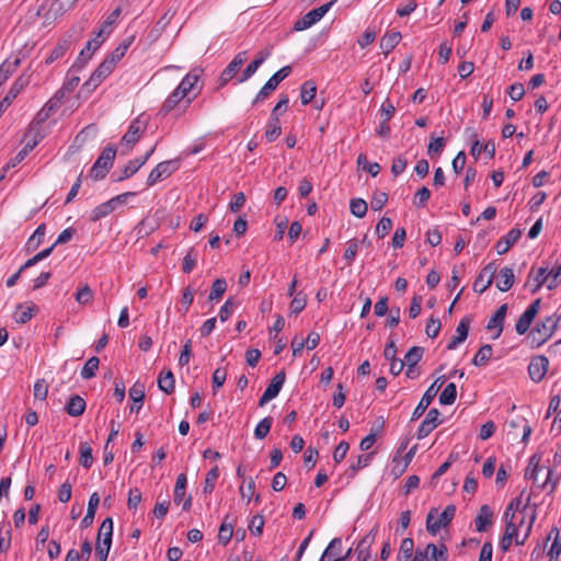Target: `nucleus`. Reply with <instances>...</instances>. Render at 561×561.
<instances>
[{"instance_id":"obj_52","label":"nucleus","mask_w":561,"mask_h":561,"mask_svg":"<svg viewBox=\"0 0 561 561\" xmlns=\"http://www.w3.org/2000/svg\"><path fill=\"white\" fill-rule=\"evenodd\" d=\"M187 479L184 473H180L176 478L175 488H174V502L180 504L182 499L185 495Z\"/></svg>"},{"instance_id":"obj_59","label":"nucleus","mask_w":561,"mask_h":561,"mask_svg":"<svg viewBox=\"0 0 561 561\" xmlns=\"http://www.w3.org/2000/svg\"><path fill=\"white\" fill-rule=\"evenodd\" d=\"M547 277V288L549 290L557 288L561 283V265H558L548 272Z\"/></svg>"},{"instance_id":"obj_25","label":"nucleus","mask_w":561,"mask_h":561,"mask_svg":"<svg viewBox=\"0 0 561 561\" xmlns=\"http://www.w3.org/2000/svg\"><path fill=\"white\" fill-rule=\"evenodd\" d=\"M113 537V519L111 517L105 518L98 531L96 542H103V546H112Z\"/></svg>"},{"instance_id":"obj_38","label":"nucleus","mask_w":561,"mask_h":561,"mask_svg":"<svg viewBox=\"0 0 561 561\" xmlns=\"http://www.w3.org/2000/svg\"><path fill=\"white\" fill-rule=\"evenodd\" d=\"M414 542L411 538H404L401 541L397 556L398 561H410L413 556Z\"/></svg>"},{"instance_id":"obj_49","label":"nucleus","mask_w":561,"mask_h":561,"mask_svg":"<svg viewBox=\"0 0 561 561\" xmlns=\"http://www.w3.org/2000/svg\"><path fill=\"white\" fill-rule=\"evenodd\" d=\"M175 379L171 371H168L165 375H160L158 378V386L160 390L170 394L174 391Z\"/></svg>"},{"instance_id":"obj_62","label":"nucleus","mask_w":561,"mask_h":561,"mask_svg":"<svg viewBox=\"0 0 561 561\" xmlns=\"http://www.w3.org/2000/svg\"><path fill=\"white\" fill-rule=\"evenodd\" d=\"M430 197L431 191L426 186H423L415 193L413 204L419 208L424 207L427 204Z\"/></svg>"},{"instance_id":"obj_13","label":"nucleus","mask_w":561,"mask_h":561,"mask_svg":"<svg viewBox=\"0 0 561 561\" xmlns=\"http://www.w3.org/2000/svg\"><path fill=\"white\" fill-rule=\"evenodd\" d=\"M549 360L546 356H535L528 365V374L534 382H540L548 370Z\"/></svg>"},{"instance_id":"obj_51","label":"nucleus","mask_w":561,"mask_h":561,"mask_svg":"<svg viewBox=\"0 0 561 561\" xmlns=\"http://www.w3.org/2000/svg\"><path fill=\"white\" fill-rule=\"evenodd\" d=\"M80 465L83 468L89 469L93 463L92 448L88 443H81L80 445Z\"/></svg>"},{"instance_id":"obj_18","label":"nucleus","mask_w":561,"mask_h":561,"mask_svg":"<svg viewBox=\"0 0 561 561\" xmlns=\"http://www.w3.org/2000/svg\"><path fill=\"white\" fill-rule=\"evenodd\" d=\"M270 55L271 50L260 51L256 58L247 66L242 75L237 79V82L243 83L248 81Z\"/></svg>"},{"instance_id":"obj_39","label":"nucleus","mask_w":561,"mask_h":561,"mask_svg":"<svg viewBox=\"0 0 561 561\" xmlns=\"http://www.w3.org/2000/svg\"><path fill=\"white\" fill-rule=\"evenodd\" d=\"M69 46H70V42L69 41H67V39L60 41L56 45V47L50 51V54L46 57L45 62L47 65H50L55 60H57L60 57H62L66 54V51L68 50Z\"/></svg>"},{"instance_id":"obj_42","label":"nucleus","mask_w":561,"mask_h":561,"mask_svg":"<svg viewBox=\"0 0 561 561\" xmlns=\"http://www.w3.org/2000/svg\"><path fill=\"white\" fill-rule=\"evenodd\" d=\"M144 165V160H130L127 162V164L124 167L122 174L117 178L116 181L121 182L126 179H129L133 176L141 167Z\"/></svg>"},{"instance_id":"obj_44","label":"nucleus","mask_w":561,"mask_h":561,"mask_svg":"<svg viewBox=\"0 0 561 561\" xmlns=\"http://www.w3.org/2000/svg\"><path fill=\"white\" fill-rule=\"evenodd\" d=\"M99 365H100V359L96 356H92L91 358H89L81 369V373H80L81 378L82 379H91L92 377H94L95 373L99 368Z\"/></svg>"},{"instance_id":"obj_43","label":"nucleus","mask_w":561,"mask_h":561,"mask_svg":"<svg viewBox=\"0 0 561 561\" xmlns=\"http://www.w3.org/2000/svg\"><path fill=\"white\" fill-rule=\"evenodd\" d=\"M121 15V8H116L115 10H113L108 15L107 18L105 19V21L103 22L100 31L96 33L98 34V37H102L103 35H108L111 33V26L116 23L117 19L119 18Z\"/></svg>"},{"instance_id":"obj_8","label":"nucleus","mask_w":561,"mask_h":561,"mask_svg":"<svg viewBox=\"0 0 561 561\" xmlns=\"http://www.w3.org/2000/svg\"><path fill=\"white\" fill-rule=\"evenodd\" d=\"M456 507L454 505H448L439 515V517L433 520L434 513L436 511L432 510L426 518V529L430 534L436 535L440 528L447 526L455 516Z\"/></svg>"},{"instance_id":"obj_36","label":"nucleus","mask_w":561,"mask_h":561,"mask_svg":"<svg viewBox=\"0 0 561 561\" xmlns=\"http://www.w3.org/2000/svg\"><path fill=\"white\" fill-rule=\"evenodd\" d=\"M377 527L373 528L357 545L356 551L358 553V558L367 552L370 553V547L374 543L375 537L377 535Z\"/></svg>"},{"instance_id":"obj_15","label":"nucleus","mask_w":561,"mask_h":561,"mask_svg":"<svg viewBox=\"0 0 561 561\" xmlns=\"http://www.w3.org/2000/svg\"><path fill=\"white\" fill-rule=\"evenodd\" d=\"M28 84V77L20 76L12 84L7 95L0 102V113H2L12 101L20 94V92Z\"/></svg>"},{"instance_id":"obj_10","label":"nucleus","mask_w":561,"mask_h":561,"mask_svg":"<svg viewBox=\"0 0 561 561\" xmlns=\"http://www.w3.org/2000/svg\"><path fill=\"white\" fill-rule=\"evenodd\" d=\"M497 266L494 262L485 265L473 283V290L476 293H484L493 283Z\"/></svg>"},{"instance_id":"obj_28","label":"nucleus","mask_w":561,"mask_h":561,"mask_svg":"<svg viewBox=\"0 0 561 561\" xmlns=\"http://www.w3.org/2000/svg\"><path fill=\"white\" fill-rule=\"evenodd\" d=\"M104 38L98 37V35L90 39L85 47L80 51L78 62H81L84 65L89 59H91L93 53L99 49L101 44L103 43Z\"/></svg>"},{"instance_id":"obj_32","label":"nucleus","mask_w":561,"mask_h":561,"mask_svg":"<svg viewBox=\"0 0 561 561\" xmlns=\"http://www.w3.org/2000/svg\"><path fill=\"white\" fill-rule=\"evenodd\" d=\"M282 133V126L278 117L271 116L266 129H265V138L268 142H273L276 140Z\"/></svg>"},{"instance_id":"obj_9","label":"nucleus","mask_w":561,"mask_h":561,"mask_svg":"<svg viewBox=\"0 0 561 561\" xmlns=\"http://www.w3.org/2000/svg\"><path fill=\"white\" fill-rule=\"evenodd\" d=\"M147 127V121L142 118V116L137 117L134 119L128 130L125 133V135L122 138V145L127 146L128 149H131L133 146L139 140L140 136L144 134Z\"/></svg>"},{"instance_id":"obj_7","label":"nucleus","mask_w":561,"mask_h":561,"mask_svg":"<svg viewBox=\"0 0 561 561\" xmlns=\"http://www.w3.org/2000/svg\"><path fill=\"white\" fill-rule=\"evenodd\" d=\"M335 0L330 1L317 9H313L306 13L301 19L296 21L294 28L296 31H305L309 27H311L313 24L319 22L325 13L331 9V7L334 4Z\"/></svg>"},{"instance_id":"obj_31","label":"nucleus","mask_w":561,"mask_h":561,"mask_svg":"<svg viewBox=\"0 0 561 561\" xmlns=\"http://www.w3.org/2000/svg\"><path fill=\"white\" fill-rule=\"evenodd\" d=\"M229 519L230 516L226 515L218 531V541L224 546L229 543L233 533V525Z\"/></svg>"},{"instance_id":"obj_35","label":"nucleus","mask_w":561,"mask_h":561,"mask_svg":"<svg viewBox=\"0 0 561 561\" xmlns=\"http://www.w3.org/2000/svg\"><path fill=\"white\" fill-rule=\"evenodd\" d=\"M114 210H115V208H114L113 204L111 203V201L108 199L107 202L102 203L99 206H96L91 211L90 220L95 222V221L108 216Z\"/></svg>"},{"instance_id":"obj_55","label":"nucleus","mask_w":561,"mask_h":561,"mask_svg":"<svg viewBox=\"0 0 561 561\" xmlns=\"http://www.w3.org/2000/svg\"><path fill=\"white\" fill-rule=\"evenodd\" d=\"M445 147V139L443 137H431L427 146V154L430 157L439 156Z\"/></svg>"},{"instance_id":"obj_2","label":"nucleus","mask_w":561,"mask_h":561,"mask_svg":"<svg viewBox=\"0 0 561 561\" xmlns=\"http://www.w3.org/2000/svg\"><path fill=\"white\" fill-rule=\"evenodd\" d=\"M199 78L198 71L193 70L188 72L180 82L178 88L171 93V95L164 101L162 111L169 113L172 111L180 101H182L193 90Z\"/></svg>"},{"instance_id":"obj_37","label":"nucleus","mask_w":561,"mask_h":561,"mask_svg":"<svg viewBox=\"0 0 561 561\" xmlns=\"http://www.w3.org/2000/svg\"><path fill=\"white\" fill-rule=\"evenodd\" d=\"M317 85L314 81L307 80L301 85L300 99L304 105L309 104L316 96Z\"/></svg>"},{"instance_id":"obj_3","label":"nucleus","mask_w":561,"mask_h":561,"mask_svg":"<svg viewBox=\"0 0 561 561\" xmlns=\"http://www.w3.org/2000/svg\"><path fill=\"white\" fill-rule=\"evenodd\" d=\"M115 156L116 148L113 145L105 147L91 168V178L94 180L103 179L112 168Z\"/></svg>"},{"instance_id":"obj_46","label":"nucleus","mask_w":561,"mask_h":561,"mask_svg":"<svg viewBox=\"0 0 561 561\" xmlns=\"http://www.w3.org/2000/svg\"><path fill=\"white\" fill-rule=\"evenodd\" d=\"M35 311H36V308L34 306L24 307L23 305H19L18 311L14 314V320L18 323L24 324L32 319Z\"/></svg>"},{"instance_id":"obj_47","label":"nucleus","mask_w":561,"mask_h":561,"mask_svg":"<svg viewBox=\"0 0 561 561\" xmlns=\"http://www.w3.org/2000/svg\"><path fill=\"white\" fill-rule=\"evenodd\" d=\"M227 290V282L225 278H217L213 285H211V288H210V293H209V296H208V299L209 300H219L221 298V296L226 293Z\"/></svg>"},{"instance_id":"obj_58","label":"nucleus","mask_w":561,"mask_h":561,"mask_svg":"<svg viewBox=\"0 0 561 561\" xmlns=\"http://www.w3.org/2000/svg\"><path fill=\"white\" fill-rule=\"evenodd\" d=\"M55 249V244L50 245L49 248L47 249H44L42 250L41 252H38L37 254H35L33 257L28 259L22 266H21V270H26L33 265H35L36 263H38L39 261L48 257L53 250Z\"/></svg>"},{"instance_id":"obj_19","label":"nucleus","mask_w":561,"mask_h":561,"mask_svg":"<svg viewBox=\"0 0 561 561\" xmlns=\"http://www.w3.org/2000/svg\"><path fill=\"white\" fill-rule=\"evenodd\" d=\"M493 523V511L486 504L482 505L474 519L476 529L479 533L485 531Z\"/></svg>"},{"instance_id":"obj_54","label":"nucleus","mask_w":561,"mask_h":561,"mask_svg":"<svg viewBox=\"0 0 561 561\" xmlns=\"http://www.w3.org/2000/svg\"><path fill=\"white\" fill-rule=\"evenodd\" d=\"M350 210L355 217L363 218L367 213V203L362 198H353L350 203Z\"/></svg>"},{"instance_id":"obj_64","label":"nucleus","mask_w":561,"mask_h":561,"mask_svg":"<svg viewBox=\"0 0 561 561\" xmlns=\"http://www.w3.org/2000/svg\"><path fill=\"white\" fill-rule=\"evenodd\" d=\"M291 72L290 66H285L280 68L278 71H276L267 81L272 82L274 88L276 89L278 84L285 80Z\"/></svg>"},{"instance_id":"obj_11","label":"nucleus","mask_w":561,"mask_h":561,"mask_svg":"<svg viewBox=\"0 0 561 561\" xmlns=\"http://www.w3.org/2000/svg\"><path fill=\"white\" fill-rule=\"evenodd\" d=\"M286 379V375L284 371L277 373L271 380L270 385L265 389L264 393L259 400V405L264 407L271 400L275 399L279 391L282 390L284 382Z\"/></svg>"},{"instance_id":"obj_12","label":"nucleus","mask_w":561,"mask_h":561,"mask_svg":"<svg viewBox=\"0 0 561 561\" xmlns=\"http://www.w3.org/2000/svg\"><path fill=\"white\" fill-rule=\"evenodd\" d=\"M248 60V53L240 51L238 53L233 59L229 62V65L225 68L219 77L220 87L227 84L237 72L240 70L241 66Z\"/></svg>"},{"instance_id":"obj_33","label":"nucleus","mask_w":561,"mask_h":561,"mask_svg":"<svg viewBox=\"0 0 561 561\" xmlns=\"http://www.w3.org/2000/svg\"><path fill=\"white\" fill-rule=\"evenodd\" d=\"M20 64L21 59L14 57L13 60L7 59L0 65V80L2 83L18 69Z\"/></svg>"},{"instance_id":"obj_63","label":"nucleus","mask_w":561,"mask_h":561,"mask_svg":"<svg viewBox=\"0 0 561 561\" xmlns=\"http://www.w3.org/2000/svg\"><path fill=\"white\" fill-rule=\"evenodd\" d=\"M34 397L37 400L44 401L48 394V386L44 379H38L34 383Z\"/></svg>"},{"instance_id":"obj_29","label":"nucleus","mask_w":561,"mask_h":561,"mask_svg":"<svg viewBox=\"0 0 561 561\" xmlns=\"http://www.w3.org/2000/svg\"><path fill=\"white\" fill-rule=\"evenodd\" d=\"M85 410V401L82 397L76 394L70 397L67 405L66 411L71 416H80L83 414Z\"/></svg>"},{"instance_id":"obj_57","label":"nucleus","mask_w":561,"mask_h":561,"mask_svg":"<svg viewBox=\"0 0 561 561\" xmlns=\"http://www.w3.org/2000/svg\"><path fill=\"white\" fill-rule=\"evenodd\" d=\"M218 477H219V469L217 466H215L207 472L204 488H203L204 493H211L214 491L215 483H216V480L218 479Z\"/></svg>"},{"instance_id":"obj_45","label":"nucleus","mask_w":561,"mask_h":561,"mask_svg":"<svg viewBox=\"0 0 561 561\" xmlns=\"http://www.w3.org/2000/svg\"><path fill=\"white\" fill-rule=\"evenodd\" d=\"M457 397V388L454 382L448 383L439 394V403L443 405H450L455 402Z\"/></svg>"},{"instance_id":"obj_6","label":"nucleus","mask_w":561,"mask_h":561,"mask_svg":"<svg viewBox=\"0 0 561 561\" xmlns=\"http://www.w3.org/2000/svg\"><path fill=\"white\" fill-rule=\"evenodd\" d=\"M180 168V160H167L158 163L147 178V185L152 186L162 179L169 178Z\"/></svg>"},{"instance_id":"obj_50","label":"nucleus","mask_w":561,"mask_h":561,"mask_svg":"<svg viewBox=\"0 0 561 561\" xmlns=\"http://www.w3.org/2000/svg\"><path fill=\"white\" fill-rule=\"evenodd\" d=\"M273 424V419L271 416H266L259 422L254 430V436L257 439H263L267 436L271 431Z\"/></svg>"},{"instance_id":"obj_56","label":"nucleus","mask_w":561,"mask_h":561,"mask_svg":"<svg viewBox=\"0 0 561 561\" xmlns=\"http://www.w3.org/2000/svg\"><path fill=\"white\" fill-rule=\"evenodd\" d=\"M134 42V36H129L126 39H124L116 49L108 56L111 57L115 62L119 61L126 54L127 49Z\"/></svg>"},{"instance_id":"obj_53","label":"nucleus","mask_w":561,"mask_h":561,"mask_svg":"<svg viewBox=\"0 0 561 561\" xmlns=\"http://www.w3.org/2000/svg\"><path fill=\"white\" fill-rule=\"evenodd\" d=\"M371 454H366V455H359L356 459V461H354L351 467H350V470H351V474L350 477L353 478L355 477V474L360 470V469H364L366 468L367 466H369L370 461H371Z\"/></svg>"},{"instance_id":"obj_34","label":"nucleus","mask_w":561,"mask_h":561,"mask_svg":"<svg viewBox=\"0 0 561 561\" xmlns=\"http://www.w3.org/2000/svg\"><path fill=\"white\" fill-rule=\"evenodd\" d=\"M46 233V226L44 224L39 225L34 233L28 238L26 242L27 251L36 250L39 244L43 242Z\"/></svg>"},{"instance_id":"obj_16","label":"nucleus","mask_w":561,"mask_h":561,"mask_svg":"<svg viewBox=\"0 0 561 561\" xmlns=\"http://www.w3.org/2000/svg\"><path fill=\"white\" fill-rule=\"evenodd\" d=\"M471 320L469 317H463L457 328L455 335L450 339L447 344V350H455L459 344L463 343L468 336Z\"/></svg>"},{"instance_id":"obj_61","label":"nucleus","mask_w":561,"mask_h":561,"mask_svg":"<svg viewBox=\"0 0 561 561\" xmlns=\"http://www.w3.org/2000/svg\"><path fill=\"white\" fill-rule=\"evenodd\" d=\"M197 262V253L194 249H190L186 255L183 257V272L188 274L193 271Z\"/></svg>"},{"instance_id":"obj_14","label":"nucleus","mask_w":561,"mask_h":561,"mask_svg":"<svg viewBox=\"0 0 561 561\" xmlns=\"http://www.w3.org/2000/svg\"><path fill=\"white\" fill-rule=\"evenodd\" d=\"M439 411L437 409H431L424 421L421 423L417 431V438L423 439L428 436L439 424L440 421L438 419Z\"/></svg>"},{"instance_id":"obj_48","label":"nucleus","mask_w":561,"mask_h":561,"mask_svg":"<svg viewBox=\"0 0 561 561\" xmlns=\"http://www.w3.org/2000/svg\"><path fill=\"white\" fill-rule=\"evenodd\" d=\"M423 353L424 348L421 346L411 347L404 356V365L416 366V364L422 359Z\"/></svg>"},{"instance_id":"obj_60","label":"nucleus","mask_w":561,"mask_h":561,"mask_svg":"<svg viewBox=\"0 0 561 561\" xmlns=\"http://www.w3.org/2000/svg\"><path fill=\"white\" fill-rule=\"evenodd\" d=\"M392 228V220L383 216L376 226V234L379 239L385 238Z\"/></svg>"},{"instance_id":"obj_26","label":"nucleus","mask_w":561,"mask_h":561,"mask_svg":"<svg viewBox=\"0 0 561 561\" xmlns=\"http://www.w3.org/2000/svg\"><path fill=\"white\" fill-rule=\"evenodd\" d=\"M99 504H100V496L96 492H94L91 494V496L89 499L85 516L81 520V526L83 528H87L93 524L95 512H96Z\"/></svg>"},{"instance_id":"obj_30","label":"nucleus","mask_w":561,"mask_h":561,"mask_svg":"<svg viewBox=\"0 0 561 561\" xmlns=\"http://www.w3.org/2000/svg\"><path fill=\"white\" fill-rule=\"evenodd\" d=\"M401 41L400 32L386 33L380 41V48L385 55H388Z\"/></svg>"},{"instance_id":"obj_24","label":"nucleus","mask_w":561,"mask_h":561,"mask_svg":"<svg viewBox=\"0 0 561 561\" xmlns=\"http://www.w3.org/2000/svg\"><path fill=\"white\" fill-rule=\"evenodd\" d=\"M129 398L133 401L130 410L139 412L145 399V386L140 382H135L129 389Z\"/></svg>"},{"instance_id":"obj_27","label":"nucleus","mask_w":561,"mask_h":561,"mask_svg":"<svg viewBox=\"0 0 561 561\" xmlns=\"http://www.w3.org/2000/svg\"><path fill=\"white\" fill-rule=\"evenodd\" d=\"M423 553H426V559L432 561H446L448 557L447 547L444 543L440 546L428 543Z\"/></svg>"},{"instance_id":"obj_17","label":"nucleus","mask_w":561,"mask_h":561,"mask_svg":"<svg viewBox=\"0 0 561 561\" xmlns=\"http://www.w3.org/2000/svg\"><path fill=\"white\" fill-rule=\"evenodd\" d=\"M44 138L41 130L39 123H31L26 133L24 134L25 145L24 148L31 152Z\"/></svg>"},{"instance_id":"obj_20","label":"nucleus","mask_w":561,"mask_h":561,"mask_svg":"<svg viewBox=\"0 0 561 561\" xmlns=\"http://www.w3.org/2000/svg\"><path fill=\"white\" fill-rule=\"evenodd\" d=\"M522 231L517 228L511 229L502 239L496 242L495 249L499 254L506 253L520 238Z\"/></svg>"},{"instance_id":"obj_4","label":"nucleus","mask_w":561,"mask_h":561,"mask_svg":"<svg viewBox=\"0 0 561 561\" xmlns=\"http://www.w3.org/2000/svg\"><path fill=\"white\" fill-rule=\"evenodd\" d=\"M559 320L560 318L557 314H552L539 321L530 332L533 342L539 346L548 341L553 335Z\"/></svg>"},{"instance_id":"obj_1","label":"nucleus","mask_w":561,"mask_h":561,"mask_svg":"<svg viewBox=\"0 0 561 561\" xmlns=\"http://www.w3.org/2000/svg\"><path fill=\"white\" fill-rule=\"evenodd\" d=\"M520 505H522V499L517 497V499L513 500L507 505V507L505 510V513H504V518H505V522H506V527H505L504 535L508 536L512 539H514L516 545H524L525 540L528 538V536H529V534L531 531L533 523L535 520V516L534 515L530 516V520H529V523L527 524V526L525 528V534H524L523 538L519 539L518 529H517V515H516V511L518 510V507Z\"/></svg>"},{"instance_id":"obj_41","label":"nucleus","mask_w":561,"mask_h":561,"mask_svg":"<svg viewBox=\"0 0 561 561\" xmlns=\"http://www.w3.org/2000/svg\"><path fill=\"white\" fill-rule=\"evenodd\" d=\"M493 353L492 346L490 344L482 345L472 359V364L474 366H483L491 358Z\"/></svg>"},{"instance_id":"obj_40","label":"nucleus","mask_w":561,"mask_h":561,"mask_svg":"<svg viewBox=\"0 0 561 561\" xmlns=\"http://www.w3.org/2000/svg\"><path fill=\"white\" fill-rule=\"evenodd\" d=\"M11 546V525L2 523L0 526V552L5 553Z\"/></svg>"},{"instance_id":"obj_5","label":"nucleus","mask_w":561,"mask_h":561,"mask_svg":"<svg viewBox=\"0 0 561 561\" xmlns=\"http://www.w3.org/2000/svg\"><path fill=\"white\" fill-rule=\"evenodd\" d=\"M445 380H446L445 376H440V377L436 378L435 381L427 388V390L421 398L419 404L414 409L412 416H411V421H415L423 415V413L426 411L428 405L432 403V401L436 397L439 388L444 385Z\"/></svg>"},{"instance_id":"obj_22","label":"nucleus","mask_w":561,"mask_h":561,"mask_svg":"<svg viewBox=\"0 0 561 561\" xmlns=\"http://www.w3.org/2000/svg\"><path fill=\"white\" fill-rule=\"evenodd\" d=\"M507 311V305H502L496 312L492 316L486 324L488 330L496 329L495 339L499 337L503 331L504 320Z\"/></svg>"},{"instance_id":"obj_23","label":"nucleus","mask_w":561,"mask_h":561,"mask_svg":"<svg viewBox=\"0 0 561 561\" xmlns=\"http://www.w3.org/2000/svg\"><path fill=\"white\" fill-rule=\"evenodd\" d=\"M514 284V272L512 267H503L497 275L496 278V288L500 291H507L512 288Z\"/></svg>"},{"instance_id":"obj_21","label":"nucleus","mask_w":561,"mask_h":561,"mask_svg":"<svg viewBox=\"0 0 561 561\" xmlns=\"http://www.w3.org/2000/svg\"><path fill=\"white\" fill-rule=\"evenodd\" d=\"M115 64L116 62L111 57H107L92 73L89 81L94 85L100 84L103 79H105L110 73H112Z\"/></svg>"}]
</instances>
